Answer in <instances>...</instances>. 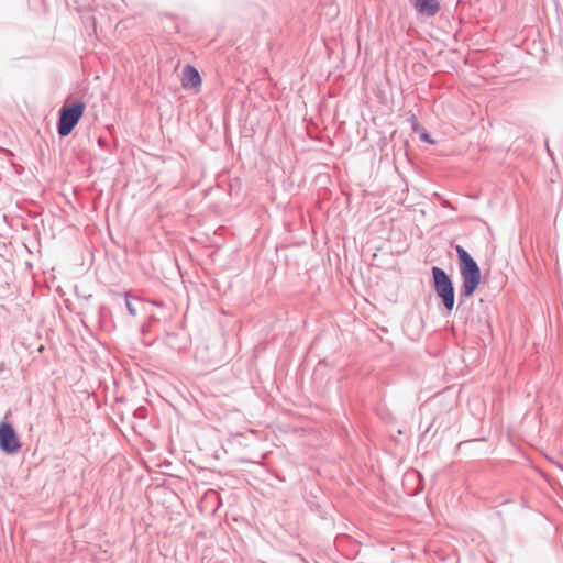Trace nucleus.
<instances>
[{"label": "nucleus", "instance_id": "3", "mask_svg": "<svg viewBox=\"0 0 563 563\" xmlns=\"http://www.w3.org/2000/svg\"><path fill=\"white\" fill-rule=\"evenodd\" d=\"M86 104L77 100L70 106H63L58 111L57 133L60 137L68 136L82 118Z\"/></svg>", "mask_w": 563, "mask_h": 563}, {"label": "nucleus", "instance_id": "10", "mask_svg": "<svg viewBox=\"0 0 563 563\" xmlns=\"http://www.w3.org/2000/svg\"><path fill=\"white\" fill-rule=\"evenodd\" d=\"M98 145L101 147V148H106L107 147V140L104 137H99L98 139Z\"/></svg>", "mask_w": 563, "mask_h": 563}, {"label": "nucleus", "instance_id": "4", "mask_svg": "<svg viewBox=\"0 0 563 563\" xmlns=\"http://www.w3.org/2000/svg\"><path fill=\"white\" fill-rule=\"evenodd\" d=\"M21 449V442L16 431L10 422H0V450L9 455L15 454Z\"/></svg>", "mask_w": 563, "mask_h": 563}, {"label": "nucleus", "instance_id": "2", "mask_svg": "<svg viewBox=\"0 0 563 563\" xmlns=\"http://www.w3.org/2000/svg\"><path fill=\"white\" fill-rule=\"evenodd\" d=\"M431 274L433 279V289L446 312L450 314L453 311L455 305V290L453 280L443 268L438 266L431 267Z\"/></svg>", "mask_w": 563, "mask_h": 563}, {"label": "nucleus", "instance_id": "11", "mask_svg": "<svg viewBox=\"0 0 563 563\" xmlns=\"http://www.w3.org/2000/svg\"><path fill=\"white\" fill-rule=\"evenodd\" d=\"M151 303L156 307H163V305H164L163 301H161V300H152Z\"/></svg>", "mask_w": 563, "mask_h": 563}, {"label": "nucleus", "instance_id": "5", "mask_svg": "<svg viewBox=\"0 0 563 563\" xmlns=\"http://www.w3.org/2000/svg\"><path fill=\"white\" fill-rule=\"evenodd\" d=\"M410 2L417 13L428 18L434 16L440 10L438 0H410Z\"/></svg>", "mask_w": 563, "mask_h": 563}, {"label": "nucleus", "instance_id": "7", "mask_svg": "<svg viewBox=\"0 0 563 563\" xmlns=\"http://www.w3.org/2000/svg\"><path fill=\"white\" fill-rule=\"evenodd\" d=\"M129 295H130L129 292L124 294L125 306H126V309H128L129 313L134 317V316H136V308L134 307V305L129 299Z\"/></svg>", "mask_w": 563, "mask_h": 563}, {"label": "nucleus", "instance_id": "9", "mask_svg": "<svg viewBox=\"0 0 563 563\" xmlns=\"http://www.w3.org/2000/svg\"><path fill=\"white\" fill-rule=\"evenodd\" d=\"M156 317L154 314L148 316V323L143 325V331H145L154 321H156Z\"/></svg>", "mask_w": 563, "mask_h": 563}, {"label": "nucleus", "instance_id": "6", "mask_svg": "<svg viewBox=\"0 0 563 563\" xmlns=\"http://www.w3.org/2000/svg\"><path fill=\"white\" fill-rule=\"evenodd\" d=\"M181 85L185 89H195L201 85V76L192 65H186L183 69Z\"/></svg>", "mask_w": 563, "mask_h": 563}, {"label": "nucleus", "instance_id": "12", "mask_svg": "<svg viewBox=\"0 0 563 563\" xmlns=\"http://www.w3.org/2000/svg\"><path fill=\"white\" fill-rule=\"evenodd\" d=\"M5 371V364L0 362V374Z\"/></svg>", "mask_w": 563, "mask_h": 563}, {"label": "nucleus", "instance_id": "8", "mask_svg": "<svg viewBox=\"0 0 563 563\" xmlns=\"http://www.w3.org/2000/svg\"><path fill=\"white\" fill-rule=\"evenodd\" d=\"M420 139L427 143H430V144H433L434 141L431 139L430 134L427 133V132H423L421 135H420Z\"/></svg>", "mask_w": 563, "mask_h": 563}, {"label": "nucleus", "instance_id": "1", "mask_svg": "<svg viewBox=\"0 0 563 563\" xmlns=\"http://www.w3.org/2000/svg\"><path fill=\"white\" fill-rule=\"evenodd\" d=\"M459 260L462 286L459 291L461 301L474 295L481 284V268L471 254L461 245L455 246Z\"/></svg>", "mask_w": 563, "mask_h": 563}]
</instances>
